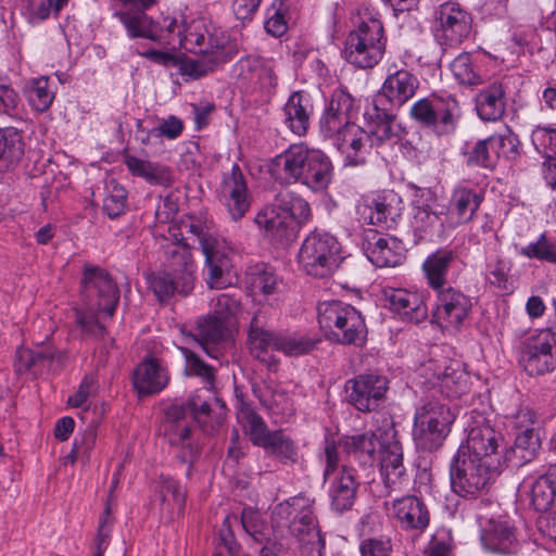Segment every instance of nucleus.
Wrapping results in <instances>:
<instances>
[{
  "mask_svg": "<svg viewBox=\"0 0 556 556\" xmlns=\"http://www.w3.org/2000/svg\"><path fill=\"white\" fill-rule=\"evenodd\" d=\"M83 311L76 323L83 339L105 340V318H111L119 301V290L111 275L98 266H86L81 279Z\"/></svg>",
  "mask_w": 556,
  "mask_h": 556,
  "instance_id": "obj_1",
  "label": "nucleus"
},
{
  "mask_svg": "<svg viewBox=\"0 0 556 556\" xmlns=\"http://www.w3.org/2000/svg\"><path fill=\"white\" fill-rule=\"evenodd\" d=\"M269 174L281 185L301 184L313 191H321L331 182L333 165L321 150L304 143L291 144L271 160Z\"/></svg>",
  "mask_w": 556,
  "mask_h": 556,
  "instance_id": "obj_2",
  "label": "nucleus"
},
{
  "mask_svg": "<svg viewBox=\"0 0 556 556\" xmlns=\"http://www.w3.org/2000/svg\"><path fill=\"white\" fill-rule=\"evenodd\" d=\"M212 402L223 409L224 402L214 396L212 387H205L193 392L185 405L173 404L165 410L163 422L164 434L168 443L188 450L192 457L197 450L190 442V419L200 426H206L212 414Z\"/></svg>",
  "mask_w": 556,
  "mask_h": 556,
  "instance_id": "obj_3",
  "label": "nucleus"
},
{
  "mask_svg": "<svg viewBox=\"0 0 556 556\" xmlns=\"http://www.w3.org/2000/svg\"><path fill=\"white\" fill-rule=\"evenodd\" d=\"M454 420L455 415L445 403L434 397L421 401L414 415L416 446L429 452L441 447Z\"/></svg>",
  "mask_w": 556,
  "mask_h": 556,
  "instance_id": "obj_4",
  "label": "nucleus"
},
{
  "mask_svg": "<svg viewBox=\"0 0 556 556\" xmlns=\"http://www.w3.org/2000/svg\"><path fill=\"white\" fill-rule=\"evenodd\" d=\"M317 311L319 326L330 340L355 345L366 340L365 320L352 305L341 301H330L320 303Z\"/></svg>",
  "mask_w": 556,
  "mask_h": 556,
  "instance_id": "obj_5",
  "label": "nucleus"
},
{
  "mask_svg": "<svg viewBox=\"0 0 556 556\" xmlns=\"http://www.w3.org/2000/svg\"><path fill=\"white\" fill-rule=\"evenodd\" d=\"M459 446L451 468V486L460 496H475L485 491L504 466L471 457Z\"/></svg>",
  "mask_w": 556,
  "mask_h": 556,
  "instance_id": "obj_6",
  "label": "nucleus"
},
{
  "mask_svg": "<svg viewBox=\"0 0 556 556\" xmlns=\"http://www.w3.org/2000/svg\"><path fill=\"white\" fill-rule=\"evenodd\" d=\"M386 38L382 23L376 18L363 21L344 43L345 60L359 67L371 68L382 59Z\"/></svg>",
  "mask_w": 556,
  "mask_h": 556,
  "instance_id": "obj_7",
  "label": "nucleus"
},
{
  "mask_svg": "<svg viewBox=\"0 0 556 556\" xmlns=\"http://www.w3.org/2000/svg\"><path fill=\"white\" fill-rule=\"evenodd\" d=\"M337 238L325 231H313L303 241L298 260L303 270L314 277L332 275L342 261Z\"/></svg>",
  "mask_w": 556,
  "mask_h": 556,
  "instance_id": "obj_8",
  "label": "nucleus"
},
{
  "mask_svg": "<svg viewBox=\"0 0 556 556\" xmlns=\"http://www.w3.org/2000/svg\"><path fill=\"white\" fill-rule=\"evenodd\" d=\"M186 227L198 238L204 254L207 286L211 289L224 288L226 283L223 276L231 267L232 249L224 238L213 235L210 228L199 220H192Z\"/></svg>",
  "mask_w": 556,
  "mask_h": 556,
  "instance_id": "obj_9",
  "label": "nucleus"
},
{
  "mask_svg": "<svg viewBox=\"0 0 556 556\" xmlns=\"http://www.w3.org/2000/svg\"><path fill=\"white\" fill-rule=\"evenodd\" d=\"M315 500L306 494H299L276 505L273 519L278 527L288 526L299 542L317 539L321 535L313 505Z\"/></svg>",
  "mask_w": 556,
  "mask_h": 556,
  "instance_id": "obj_10",
  "label": "nucleus"
},
{
  "mask_svg": "<svg viewBox=\"0 0 556 556\" xmlns=\"http://www.w3.org/2000/svg\"><path fill=\"white\" fill-rule=\"evenodd\" d=\"M432 0L439 3L434 12L433 35L441 46L454 47L463 42L471 30V16L456 2Z\"/></svg>",
  "mask_w": 556,
  "mask_h": 556,
  "instance_id": "obj_11",
  "label": "nucleus"
},
{
  "mask_svg": "<svg viewBox=\"0 0 556 556\" xmlns=\"http://www.w3.org/2000/svg\"><path fill=\"white\" fill-rule=\"evenodd\" d=\"M465 453L485 462H496L501 466L510 463V454L505 453L506 445L503 434L488 422L475 421L467 434Z\"/></svg>",
  "mask_w": 556,
  "mask_h": 556,
  "instance_id": "obj_12",
  "label": "nucleus"
},
{
  "mask_svg": "<svg viewBox=\"0 0 556 556\" xmlns=\"http://www.w3.org/2000/svg\"><path fill=\"white\" fill-rule=\"evenodd\" d=\"M237 85L245 92L271 94L277 85L271 61L258 56L241 58L233 66Z\"/></svg>",
  "mask_w": 556,
  "mask_h": 556,
  "instance_id": "obj_13",
  "label": "nucleus"
},
{
  "mask_svg": "<svg viewBox=\"0 0 556 556\" xmlns=\"http://www.w3.org/2000/svg\"><path fill=\"white\" fill-rule=\"evenodd\" d=\"M435 292L437 302L431 323L438 325L441 329L459 330L471 311L470 298L451 286Z\"/></svg>",
  "mask_w": 556,
  "mask_h": 556,
  "instance_id": "obj_14",
  "label": "nucleus"
},
{
  "mask_svg": "<svg viewBox=\"0 0 556 556\" xmlns=\"http://www.w3.org/2000/svg\"><path fill=\"white\" fill-rule=\"evenodd\" d=\"M520 364L530 376L544 375L556 368V334L553 328L526 341Z\"/></svg>",
  "mask_w": 556,
  "mask_h": 556,
  "instance_id": "obj_15",
  "label": "nucleus"
},
{
  "mask_svg": "<svg viewBox=\"0 0 556 556\" xmlns=\"http://www.w3.org/2000/svg\"><path fill=\"white\" fill-rule=\"evenodd\" d=\"M389 381L382 375L362 374L345 383L348 402L357 410H376L384 400Z\"/></svg>",
  "mask_w": 556,
  "mask_h": 556,
  "instance_id": "obj_16",
  "label": "nucleus"
},
{
  "mask_svg": "<svg viewBox=\"0 0 556 556\" xmlns=\"http://www.w3.org/2000/svg\"><path fill=\"white\" fill-rule=\"evenodd\" d=\"M395 429L390 426L380 443V473L389 493L401 488L406 476L401 443L395 439Z\"/></svg>",
  "mask_w": 556,
  "mask_h": 556,
  "instance_id": "obj_17",
  "label": "nucleus"
},
{
  "mask_svg": "<svg viewBox=\"0 0 556 556\" xmlns=\"http://www.w3.org/2000/svg\"><path fill=\"white\" fill-rule=\"evenodd\" d=\"M219 200L233 220L240 219L250 207V195L245 177L238 164L225 172L218 189Z\"/></svg>",
  "mask_w": 556,
  "mask_h": 556,
  "instance_id": "obj_18",
  "label": "nucleus"
},
{
  "mask_svg": "<svg viewBox=\"0 0 556 556\" xmlns=\"http://www.w3.org/2000/svg\"><path fill=\"white\" fill-rule=\"evenodd\" d=\"M123 3L135 4L136 10L116 11L114 16L119 20L127 30L129 38L156 40L162 37V29L146 11L156 3V0H121Z\"/></svg>",
  "mask_w": 556,
  "mask_h": 556,
  "instance_id": "obj_19",
  "label": "nucleus"
},
{
  "mask_svg": "<svg viewBox=\"0 0 556 556\" xmlns=\"http://www.w3.org/2000/svg\"><path fill=\"white\" fill-rule=\"evenodd\" d=\"M162 266L174 275L185 290H193L197 264L191 248L185 242H170L164 248Z\"/></svg>",
  "mask_w": 556,
  "mask_h": 556,
  "instance_id": "obj_20",
  "label": "nucleus"
},
{
  "mask_svg": "<svg viewBox=\"0 0 556 556\" xmlns=\"http://www.w3.org/2000/svg\"><path fill=\"white\" fill-rule=\"evenodd\" d=\"M481 542L489 552L503 555L513 554L518 547L515 527L505 516L491 518L482 525Z\"/></svg>",
  "mask_w": 556,
  "mask_h": 556,
  "instance_id": "obj_21",
  "label": "nucleus"
},
{
  "mask_svg": "<svg viewBox=\"0 0 556 556\" xmlns=\"http://www.w3.org/2000/svg\"><path fill=\"white\" fill-rule=\"evenodd\" d=\"M483 197L475 189L466 186H457L453 190L448 206L444 210L447 229L469 223L479 210Z\"/></svg>",
  "mask_w": 556,
  "mask_h": 556,
  "instance_id": "obj_22",
  "label": "nucleus"
},
{
  "mask_svg": "<svg viewBox=\"0 0 556 556\" xmlns=\"http://www.w3.org/2000/svg\"><path fill=\"white\" fill-rule=\"evenodd\" d=\"M392 516L406 531L424 532L430 523V513L425 502L406 495L392 501Z\"/></svg>",
  "mask_w": 556,
  "mask_h": 556,
  "instance_id": "obj_23",
  "label": "nucleus"
},
{
  "mask_svg": "<svg viewBox=\"0 0 556 556\" xmlns=\"http://www.w3.org/2000/svg\"><path fill=\"white\" fill-rule=\"evenodd\" d=\"M419 87L418 78L407 70L389 68V74L381 87L377 102L383 99L390 102L392 108H401L410 100Z\"/></svg>",
  "mask_w": 556,
  "mask_h": 556,
  "instance_id": "obj_24",
  "label": "nucleus"
},
{
  "mask_svg": "<svg viewBox=\"0 0 556 556\" xmlns=\"http://www.w3.org/2000/svg\"><path fill=\"white\" fill-rule=\"evenodd\" d=\"M353 106L352 97L343 89H336L330 98L324 115L320 118V130L324 136L337 138L348 125L349 113Z\"/></svg>",
  "mask_w": 556,
  "mask_h": 556,
  "instance_id": "obj_25",
  "label": "nucleus"
},
{
  "mask_svg": "<svg viewBox=\"0 0 556 556\" xmlns=\"http://www.w3.org/2000/svg\"><path fill=\"white\" fill-rule=\"evenodd\" d=\"M444 207L431 208L429 204H414L410 227L418 240L442 238L447 229Z\"/></svg>",
  "mask_w": 556,
  "mask_h": 556,
  "instance_id": "obj_26",
  "label": "nucleus"
},
{
  "mask_svg": "<svg viewBox=\"0 0 556 556\" xmlns=\"http://www.w3.org/2000/svg\"><path fill=\"white\" fill-rule=\"evenodd\" d=\"M386 305L404 318L420 323L428 316V308L420 294L406 289L386 288L383 290Z\"/></svg>",
  "mask_w": 556,
  "mask_h": 556,
  "instance_id": "obj_27",
  "label": "nucleus"
},
{
  "mask_svg": "<svg viewBox=\"0 0 556 556\" xmlns=\"http://www.w3.org/2000/svg\"><path fill=\"white\" fill-rule=\"evenodd\" d=\"M358 486L355 469L343 466L328 489L331 509L338 514L350 510L355 503Z\"/></svg>",
  "mask_w": 556,
  "mask_h": 556,
  "instance_id": "obj_28",
  "label": "nucleus"
},
{
  "mask_svg": "<svg viewBox=\"0 0 556 556\" xmlns=\"http://www.w3.org/2000/svg\"><path fill=\"white\" fill-rule=\"evenodd\" d=\"M313 112L309 94L304 91H295L282 108V121L293 134L304 136L309 127Z\"/></svg>",
  "mask_w": 556,
  "mask_h": 556,
  "instance_id": "obj_29",
  "label": "nucleus"
},
{
  "mask_svg": "<svg viewBox=\"0 0 556 556\" xmlns=\"http://www.w3.org/2000/svg\"><path fill=\"white\" fill-rule=\"evenodd\" d=\"M337 148L346 156L348 164L357 166L366 162V154L370 151V135L355 125L346 128L334 139Z\"/></svg>",
  "mask_w": 556,
  "mask_h": 556,
  "instance_id": "obj_30",
  "label": "nucleus"
},
{
  "mask_svg": "<svg viewBox=\"0 0 556 556\" xmlns=\"http://www.w3.org/2000/svg\"><path fill=\"white\" fill-rule=\"evenodd\" d=\"M211 53L194 54L195 58L178 56L176 68L184 80L198 79L212 72L216 65L227 61L225 48L222 45H211Z\"/></svg>",
  "mask_w": 556,
  "mask_h": 556,
  "instance_id": "obj_31",
  "label": "nucleus"
},
{
  "mask_svg": "<svg viewBox=\"0 0 556 556\" xmlns=\"http://www.w3.org/2000/svg\"><path fill=\"white\" fill-rule=\"evenodd\" d=\"M457 262V254L451 249H439L426 257L422 271L434 291L447 287L448 271Z\"/></svg>",
  "mask_w": 556,
  "mask_h": 556,
  "instance_id": "obj_32",
  "label": "nucleus"
},
{
  "mask_svg": "<svg viewBox=\"0 0 556 556\" xmlns=\"http://www.w3.org/2000/svg\"><path fill=\"white\" fill-rule=\"evenodd\" d=\"M132 382L139 394H153L167 386L168 375L157 359L147 358L135 369Z\"/></svg>",
  "mask_w": 556,
  "mask_h": 556,
  "instance_id": "obj_33",
  "label": "nucleus"
},
{
  "mask_svg": "<svg viewBox=\"0 0 556 556\" xmlns=\"http://www.w3.org/2000/svg\"><path fill=\"white\" fill-rule=\"evenodd\" d=\"M446 362L429 361L421 365V371L428 377V382L440 383V388L447 389L451 395H460L466 391L467 381L465 375L446 366Z\"/></svg>",
  "mask_w": 556,
  "mask_h": 556,
  "instance_id": "obj_34",
  "label": "nucleus"
},
{
  "mask_svg": "<svg viewBox=\"0 0 556 556\" xmlns=\"http://www.w3.org/2000/svg\"><path fill=\"white\" fill-rule=\"evenodd\" d=\"M124 164L132 176L142 178L150 185L168 187L173 176L168 167L137 156L125 154Z\"/></svg>",
  "mask_w": 556,
  "mask_h": 556,
  "instance_id": "obj_35",
  "label": "nucleus"
},
{
  "mask_svg": "<svg viewBox=\"0 0 556 556\" xmlns=\"http://www.w3.org/2000/svg\"><path fill=\"white\" fill-rule=\"evenodd\" d=\"M462 118L458 101L453 96H438L432 131L438 136H448L456 131Z\"/></svg>",
  "mask_w": 556,
  "mask_h": 556,
  "instance_id": "obj_36",
  "label": "nucleus"
},
{
  "mask_svg": "<svg viewBox=\"0 0 556 556\" xmlns=\"http://www.w3.org/2000/svg\"><path fill=\"white\" fill-rule=\"evenodd\" d=\"M256 446L285 465L298 462V446L282 430H270Z\"/></svg>",
  "mask_w": 556,
  "mask_h": 556,
  "instance_id": "obj_37",
  "label": "nucleus"
},
{
  "mask_svg": "<svg viewBox=\"0 0 556 556\" xmlns=\"http://www.w3.org/2000/svg\"><path fill=\"white\" fill-rule=\"evenodd\" d=\"M274 206L296 226L305 225L312 217L307 201L289 189H282L275 195Z\"/></svg>",
  "mask_w": 556,
  "mask_h": 556,
  "instance_id": "obj_38",
  "label": "nucleus"
},
{
  "mask_svg": "<svg viewBox=\"0 0 556 556\" xmlns=\"http://www.w3.org/2000/svg\"><path fill=\"white\" fill-rule=\"evenodd\" d=\"M505 91L501 84H492L476 97V109L483 121H497L505 112Z\"/></svg>",
  "mask_w": 556,
  "mask_h": 556,
  "instance_id": "obj_39",
  "label": "nucleus"
},
{
  "mask_svg": "<svg viewBox=\"0 0 556 556\" xmlns=\"http://www.w3.org/2000/svg\"><path fill=\"white\" fill-rule=\"evenodd\" d=\"M395 194L378 195L367 203L368 215L366 218L370 225L381 229H391L396 224L399 208L395 206Z\"/></svg>",
  "mask_w": 556,
  "mask_h": 556,
  "instance_id": "obj_40",
  "label": "nucleus"
},
{
  "mask_svg": "<svg viewBox=\"0 0 556 556\" xmlns=\"http://www.w3.org/2000/svg\"><path fill=\"white\" fill-rule=\"evenodd\" d=\"M381 441L374 432H364L354 435H346L340 439L339 446L353 456L362 465H367L374 459L377 446L380 447Z\"/></svg>",
  "mask_w": 556,
  "mask_h": 556,
  "instance_id": "obj_41",
  "label": "nucleus"
},
{
  "mask_svg": "<svg viewBox=\"0 0 556 556\" xmlns=\"http://www.w3.org/2000/svg\"><path fill=\"white\" fill-rule=\"evenodd\" d=\"M369 117L370 147L379 148L384 143L391 142L395 139L396 134L393 129L394 115L387 112L386 109H380L378 103L375 104L372 112H367Z\"/></svg>",
  "mask_w": 556,
  "mask_h": 556,
  "instance_id": "obj_42",
  "label": "nucleus"
},
{
  "mask_svg": "<svg viewBox=\"0 0 556 556\" xmlns=\"http://www.w3.org/2000/svg\"><path fill=\"white\" fill-rule=\"evenodd\" d=\"M236 407L239 424L242 426L244 433L249 437L253 445L256 446L270 429H268L264 419L254 410L252 404L238 394Z\"/></svg>",
  "mask_w": 556,
  "mask_h": 556,
  "instance_id": "obj_43",
  "label": "nucleus"
},
{
  "mask_svg": "<svg viewBox=\"0 0 556 556\" xmlns=\"http://www.w3.org/2000/svg\"><path fill=\"white\" fill-rule=\"evenodd\" d=\"M368 258L377 267H395L405 258L400 242L392 237H378L368 247Z\"/></svg>",
  "mask_w": 556,
  "mask_h": 556,
  "instance_id": "obj_44",
  "label": "nucleus"
},
{
  "mask_svg": "<svg viewBox=\"0 0 556 556\" xmlns=\"http://www.w3.org/2000/svg\"><path fill=\"white\" fill-rule=\"evenodd\" d=\"M226 324L222 317L208 314L198 319L192 332L193 339L213 356L210 345L217 344L225 337Z\"/></svg>",
  "mask_w": 556,
  "mask_h": 556,
  "instance_id": "obj_45",
  "label": "nucleus"
},
{
  "mask_svg": "<svg viewBox=\"0 0 556 556\" xmlns=\"http://www.w3.org/2000/svg\"><path fill=\"white\" fill-rule=\"evenodd\" d=\"M279 332H273L264 328L263 319L260 314L254 315L251 320L249 331V348L251 354L265 362L269 351H276V341Z\"/></svg>",
  "mask_w": 556,
  "mask_h": 556,
  "instance_id": "obj_46",
  "label": "nucleus"
},
{
  "mask_svg": "<svg viewBox=\"0 0 556 556\" xmlns=\"http://www.w3.org/2000/svg\"><path fill=\"white\" fill-rule=\"evenodd\" d=\"M541 447L540 430L535 427H526L517 434L514 447L505 451L510 454V462L521 465L532 460Z\"/></svg>",
  "mask_w": 556,
  "mask_h": 556,
  "instance_id": "obj_47",
  "label": "nucleus"
},
{
  "mask_svg": "<svg viewBox=\"0 0 556 556\" xmlns=\"http://www.w3.org/2000/svg\"><path fill=\"white\" fill-rule=\"evenodd\" d=\"M252 391L261 404L276 414H289L292 412V404L288 393L281 388L269 383H253Z\"/></svg>",
  "mask_w": 556,
  "mask_h": 556,
  "instance_id": "obj_48",
  "label": "nucleus"
},
{
  "mask_svg": "<svg viewBox=\"0 0 556 556\" xmlns=\"http://www.w3.org/2000/svg\"><path fill=\"white\" fill-rule=\"evenodd\" d=\"M149 288L160 302L169 300L173 295H188L192 290H185L178 279L163 266L160 270L146 276Z\"/></svg>",
  "mask_w": 556,
  "mask_h": 556,
  "instance_id": "obj_49",
  "label": "nucleus"
},
{
  "mask_svg": "<svg viewBox=\"0 0 556 556\" xmlns=\"http://www.w3.org/2000/svg\"><path fill=\"white\" fill-rule=\"evenodd\" d=\"M178 37L180 46L193 54L211 53V45H219L206 33L201 23L184 26L179 29Z\"/></svg>",
  "mask_w": 556,
  "mask_h": 556,
  "instance_id": "obj_50",
  "label": "nucleus"
},
{
  "mask_svg": "<svg viewBox=\"0 0 556 556\" xmlns=\"http://www.w3.org/2000/svg\"><path fill=\"white\" fill-rule=\"evenodd\" d=\"M23 154L24 144L18 131L13 127L0 129V170H8Z\"/></svg>",
  "mask_w": 556,
  "mask_h": 556,
  "instance_id": "obj_51",
  "label": "nucleus"
},
{
  "mask_svg": "<svg viewBox=\"0 0 556 556\" xmlns=\"http://www.w3.org/2000/svg\"><path fill=\"white\" fill-rule=\"evenodd\" d=\"M255 222L260 227H263L273 239L281 242L291 241L298 231L293 220H290L285 215H274V211L271 215L260 213Z\"/></svg>",
  "mask_w": 556,
  "mask_h": 556,
  "instance_id": "obj_52",
  "label": "nucleus"
},
{
  "mask_svg": "<svg viewBox=\"0 0 556 556\" xmlns=\"http://www.w3.org/2000/svg\"><path fill=\"white\" fill-rule=\"evenodd\" d=\"M318 342V339L305 333L279 332L276 351L283 353L286 356L298 357L313 351Z\"/></svg>",
  "mask_w": 556,
  "mask_h": 556,
  "instance_id": "obj_53",
  "label": "nucleus"
},
{
  "mask_svg": "<svg viewBox=\"0 0 556 556\" xmlns=\"http://www.w3.org/2000/svg\"><path fill=\"white\" fill-rule=\"evenodd\" d=\"M493 137L478 140L470 150L466 152V163L470 167H482L493 169L500 159Z\"/></svg>",
  "mask_w": 556,
  "mask_h": 556,
  "instance_id": "obj_54",
  "label": "nucleus"
},
{
  "mask_svg": "<svg viewBox=\"0 0 556 556\" xmlns=\"http://www.w3.org/2000/svg\"><path fill=\"white\" fill-rule=\"evenodd\" d=\"M24 92L31 108L38 112L47 111L54 100V91L50 88L49 78L45 76L29 79Z\"/></svg>",
  "mask_w": 556,
  "mask_h": 556,
  "instance_id": "obj_55",
  "label": "nucleus"
},
{
  "mask_svg": "<svg viewBox=\"0 0 556 556\" xmlns=\"http://www.w3.org/2000/svg\"><path fill=\"white\" fill-rule=\"evenodd\" d=\"M289 7L287 0H274L267 10L265 28L275 37L282 36L288 29L287 14Z\"/></svg>",
  "mask_w": 556,
  "mask_h": 556,
  "instance_id": "obj_56",
  "label": "nucleus"
},
{
  "mask_svg": "<svg viewBox=\"0 0 556 556\" xmlns=\"http://www.w3.org/2000/svg\"><path fill=\"white\" fill-rule=\"evenodd\" d=\"M532 504L536 510L546 513L556 501V491L545 475L539 477L531 489Z\"/></svg>",
  "mask_w": 556,
  "mask_h": 556,
  "instance_id": "obj_57",
  "label": "nucleus"
},
{
  "mask_svg": "<svg viewBox=\"0 0 556 556\" xmlns=\"http://www.w3.org/2000/svg\"><path fill=\"white\" fill-rule=\"evenodd\" d=\"M519 254L528 258L556 264V244L542 233L535 242H531L519 250Z\"/></svg>",
  "mask_w": 556,
  "mask_h": 556,
  "instance_id": "obj_58",
  "label": "nucleus"
},
{
  "mask_svg": "<svg viewBox=\"0 0 556 556\" xmlns=\"http://www.w3.org/2000/svg\"><path fill=\"white\" fill-rule=\"evenodd\" d=\"M127 191L114 180L108 187V193L103 199V212L110 218H116L125 212Z\"/></svg>",
  "mask_w": 556,
  "mask_h": 556,
  "instance_id": "obj_59",
  "label": "nucleus"
},
{
  "mask_svg": "<svg viewBox=\"0 0 556 556\" xmlns=\"http://www.w3.org/2000/svg\"><path fill=\"white\" fill-rule=\"evenodd\" d=\"M531 141L545 161L556 157V126H538L531 134Z\"/></svg>",
  "mask_w": 556,
  "mask_h": 556,
  "instance_id": "obj_60",
  "label": "nucleus"
},
{
  "mask_svg": "<svg viewBox=\"0 0 556 556\" xmlns=\"http://www.w3.org/2000/svg\"><path fill=\"white\" fill-rule=\"evenodd\" d=\"M35 367L39 370H58L66 359V352L53 346H39L33 351Z\"/></svg>",
  "mask_w": 556,
  "mask_h": 556,
  "instance_id": "obj_61",
  "label": "nucleus"
},
{
  "mask_svg": "<svg viewBox=\"0 0 556 556\" xmlns=\"http://www.w3.org/2000/svg\"><path fill=\"white\" fill-rule=\"evenodd\" d=\"M250 285L254 291L270 295L278 290L279 280L270 268L256 266L250 273Z\"/></svg>",
  "mask_w": 556,
  "mask_h": 556,
  "instance_id": "obj_62",
  "label": "nucleus"
},
{
  "mask_svg": "<svg viewBox=\"0 0 556 556\" xmlns=\"http://www.w3.org/2000/svg\"><path fill=\"white\" fill-rule=\"evenodd\" d=\"M509 270L510 266L506 260L500 255L490 256L486 264L485 278L500 290H507Z\"/></svg>",
  "mask_w": 556,
  "mask_h": 556,
  "instance_id": "obj_63",
  "label": "nucleus"
},
{
  "mask_svg": "<svg viewBox=\"0 0 556 556\" xmlns=\"http://www.w3.org/2000/svg\"><path fill=\"white\" fill-rule=\"evenodd\" d=\"M184 130L182 122L176 116H169L164 119L157 127H153L146 136L140 137V142L144 146L149 144L152 138L161 139L163 137L173 140L180 136Z\"/></svg>",
  "mask_w": 556,
  "mask_h": 556,
  "instance_id": "obj_64",
  "label": "nucleus"
}]
</instances>
